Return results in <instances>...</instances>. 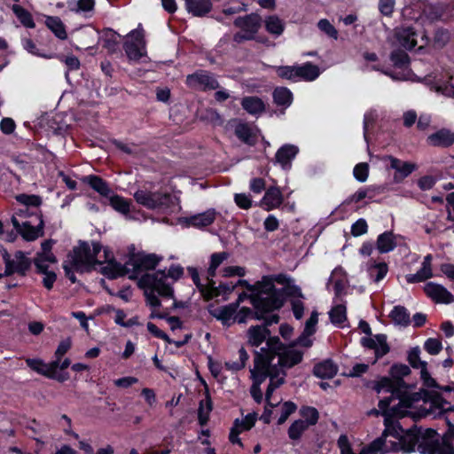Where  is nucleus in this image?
<instances>
[{
  "label": "nucleus",
  "instance_id": "nucleus-15",
  "mask_svg": "<svg viewBox=\"0 0 454 454\" xmlns=\"http://www.w3.org/2000/svg\"><path fill=\"white\" fill-rule=\"evenodd\" d=\"M186 84L190 88L200 90H212L219 87V83L214 76L210 73L203 70L187 75Z\"/></svg>",
  "mask_w": 454,
  "mask_h": 454
},
{
  "label": "nucleus",
  "instance_id": "nucleus-60",
  "mask_svg": "<svg viewBox=\"0 0 454 454\" xmlns=\"http://www.w3.org/2000/svg\"><path fill=\"white\" fill-rule=\"evenodd\" d=\"M296 408V405L293 402L288 401L284 403L281 406V415L278 418V424H284L288 417L295 411Z\"/></svg>",
  "mask_w": 454,
  "mask_h": 454
},
{
  "label": "nucleus",
  "instance_id": "nucleus-44",
  "mask_svg": "<svg viewBox=\"0 0 454 454\" xmlns=\"http://www.w3.org/2000/svg\"><path fill=\"white\" fill-rule=\"evenodd\" d=\"M12 10L25 27L30 28L35 27V25L32 19V16L26 9H24L20 5L13 4Z\"/></svg>",
  "mask_w": 454,
  "mask_h": 454
},
{
  "label": "nucleus",
  "instance_id": "nucleus-50",
  "mask_svg": "<svg viewBox=\"0 0 454 454\" xmlns=\"http://www.w3.org/2000/svg\"><path fill=\"white\" fill-rule=\"evenodd\" d=\"M17 201L24 205L25 207H31L33 208H39L42 204V199L38 195H28V194H19L16 196Z\"/></svg>",
  "mask_w": 454,
  "mask_h": 454
},
{
  "label": "nucleus",
  "instance_id": "nucleus-29",
  "mask_svg": "<svg viewBox=\"0 0 454 454\" xmlns=\"http://www.w3.org/2000/svg\"><path fill=\"white\" fill-rule=\"evenodd\" d=\"M82 180L104 197H108L111 194V189L106 182L98 176L90 175L82 177Z\"/></svg>",
  "mask_w": 454,
  "mask_h": 454
},
{
  "label": "nucleus",
  "instance_id": "nucleus-53",
  "mask_svg": "<svg viewBox=\"0 0 454 454\" xmlns=\"http://www.w3.org/2000/svg\"><path fill=\"white\" fill-rule=\"evenodd\" d=\"M308 428L309 426L303 419L295 420L288 429V435L291 439L297 440Z\"/></svg>",
  "mask_w": 454,
  "mask_h": 454
},
{
  "label": "nucleus",
  "instance_id": "nucleus-56",
  "mask_svg": "<svg viewBox=\"0 0 454 454\" xmlns=\"http://www.w3.org/2000/svg\"><path fill=\"white\" fill-rule=\"evenodd\" d=\"M119 35L112 30H108L105 32L104 35V44L103 47L107 49L109 52H114L118 46V40Z\"/></svg>",
  "mask_w": 454,
  "mask_h": 454
},
{
  "label": "nucleus",
  "instance_id": "nucleus-10",
  "mask_svg": "<svg viewBox=\"0 0 454 454\" xmlns=\"http://www.w3.org/2000/svg\"><path fill=\"white\" fill-rule=\"evenodd\" d=\"M266 356V350L261 348L254 352V368L250 370L254 383L250 388V393L254 401L260 403L262 401V393L261 384L267 379L266 364L263 362V356Z\"/></svg>",
  "mask_w": 454,
  "mask_h": 454
},
{
  "label": "nucleus",
  "instance_id": "nucleus-14",
  "mask_svg": "<svg viewBox=\"0 0 454 454\" xmlns=\"http://www.w3.org/2000/svg\"><path fill=\"white\" fill-rule=\"evenodd\" d=\"M134 199L138 204L145 207L146 208L155 209L160 207L168 206L171 200V196L167 192H153L140 189L134 193Z\"/></svg>",
  "mask_w": 454,
  "mask_h": 454
},
{
  "label": "nucleus",
  "instance_id": "nucleus-18",
  "mask_svg": "<svg viewBox=\"0 0 454 454\" xmlns=\"http://www.w3.org/2000/svg\"><path fill=\"white\" fill-rule=\"evenodd\" d=\"M361 343L364 347L375 351V360L385 356L389 352V347L387 343V337L384 334H377L375 338H363Z\"/></svg>",
  "mask_w": 454,
  "mask_h": 454
},
{
  "label": "nucleus",
  "instance_id": "nucleus-23",
  "mask_svg": "<svg viewBox=\"0 0 454 454\" xmlns=\"http://www.w3.org/2000/svg\"><path fill=\"white\" fill-rule=\"evenodd\" d=\"M318 315L317 312H312L310 317L306 321L305 328L302 333L296 340L295 344L301 345L305 348H309L312 345V340L309 339L315 331L316 325L317 324Z\"/></svg>",
  "mask_w": 454,
  "mask_h": 454
},
{
  "label": "nucleus",
  "instance_id": "nucleus-13",
  "mask_svg": "<svg viewBox=\"0 0 454 454\" xmlns=\"http://www.w3.org/2000/svg\"><path fill=\"white\" fill-rule=\"evenodd\" d=\"M267 312L262 313V318L264 320L263 325H254L251 326L247 330V338H248V343L252 346L258 347L261 345L264 340H266V343L268 342L269 339H271L272 337H270V332L268 329L269 325H271L272 324L278 323L279 317L277 314L270 315V317H266L264 315ZM268 346L263 347L262 348H267Z\"/></svg>",
  "mask_w": 454,
  "mask_h": 454
},
{
  "label": "nucleus",
  "instance_id": "nucleus-35",
  "mask_svg": "<svg viewBox=\"0 0 454 454\" xmlns=\"http://www.w3.org/2000/svg\"><path fill=\"white\" fill-rule=\"evenodd\" d=\"M206 403L204 404V401H200L199 410H198V419L200 426H205L208 419H209V414L213 409V403L212 400L209 395V391L207 387H206L205 391Z\"/></svg>",
  "mask_w": 454,
  "mask_h": 454
},
{
  "label": "nucleus",
  "instance_id": "nucleus-21",
  "mask_svg": "<svg viewBox=\"0 0 454 454\" xmlns=\"http://www.w3.org/2000/svg\"><path fill=\"white\" fill-rule=\"evenodd\" d=\"M216 212L215 209H208L203 213L191 215L184 218V223L195 228H204L211 225L215 220Z\"/></svg>",
  "mask_w": 454,
  "mask_h": 454
},
{
  "label": "nucleus",
  "instance_id": "nucleus-58",
  "mask_svg": "<svg viewBox=\"0 0 454 454\" xmlns=\"http://www.w3.org/2000/svg\"><path fill=\"white\" fill-rule=\"evenodd\" d=\"M239 360L237 362H226L225 366L231 371H239L245 367L248 359V355L244 348L239 350Z\"/></svg>",
  "mask_w": 454,
  "mask_h": 454
},
{
  "label": "nucleus",
  "instance_id": "nucleus-2",
  "mask_svg": "<svg viewBox=\"0 0 454 454\" xmlns=\"http://www.w3.org/2000/svg\"><path fill=\"white\" fill-rule=\"evenodd\" d=\"M238 285L252 292L249 295L252 305L257 309V318H262L263 312H271L283 306L282 295L272 284V278L262 277L261 281L250 285L247 280H239Z\"/></svg>",
  "mask_w": 454,
  "mask_h": 454
},
{
  "label": "nucleus",
  "instance_id": "nucleus-3",
  "mask_svg": "<svg viewBox=\"0 0 454 454\" xmlns=\"http://www.w3.org/2000/svg\"><path fill=\"white\" fill-rule=\"evenodd\" d=\"M399 399V405L402 410L411 408L413 403L423 401L424 406L420 407L414 417H426L433 415L434 418L439 417L447 410L445 404H448L442 395L434 390L420 389L419 392L408 394L407 387L400 395H395Z\"/></svg>",
  "mask_w": 454,
  "mask_h": 454
},
{
  "label": "nucleus",
  "instance_id": "nucleus-49",
  "mask_svg": "<svg viewBox=\"0 0 454 454\" xmlns=\"http://www.w3.org/2000/svg\"><path fill=\"white\" fill-rule=\"evenodd\" d=\"M282 295V301L284 302L285 296L292 297L293 299H301L303 298V294L299 286L294 285L292 281L287 283L286 286L281 289H277Z\"/></svg>",
  "mask_w": 454,
  "mask_h": 454
},
{
  "label": "nucleus",
  "instance_id": "nucleus-54",
  "mask_svg": "<svg viewBox=\"0 0 454 454\" xmlns=\"http://www.w3.org/2000/svg\"><path fill=\"white\" fill-rule=\"evenodd\" d=\"M143 49L144 45H141L137 43H129V41H127L124 43V50L130 59H139L143 56Z\"/></svg>",
  "mask_w": 454,
  "mask_h": 454
},
{
  "label": "nucleus",
  "instance_id": "nucleus-1",
  "mask_svg": "<svg viewBox=\"0 0 454 454\" xmlns=\"http://www.w3.org/2000/svg\"><path fill=\"white\" fill-rule=\"evenodd\" d=\"M266 356H263V362L266 365L267 378L270 379V384L266 390V402L270 406H274L270 403L272 393L285 383L286 370L300 364L303 357L301 351L293 348L286 347L279 338H271L268 340Z\"/></svg>",
  "mask_w": 454,
  "mask_h": 454
},
{
  "label": "nucleus",
  "instance_id": "nucleus-45",
  "mask_svg": "<svg viewBox=\"0 0 454 454\" xmlns=\"http://www.w3.org/2000/svg\"><path fill=\"white\" fill-rule=\"evenodd\" d=\"M110 205L118 212L127 215L130 211V202L119 195L109 198Z\"/></svg>",
  "mask_w": 454,
  "mask_h": 454
},
{
  "label": "nucleus",
  "instance_id": "nucleus-37",
  "mask_svg": "<svg viewBox=\"0 0 454 454\" xmlns=\"http://www.w3.org/2000/svg\"><path fill=\"white\" fill-rule=\"evenodd\" d=\"M45 24L50 30L59 39L64 40L67 38V32L65 26L59 17L49 16L46 18Z\"/></svg>",
  "mask_w": 454,
  "mask_h": 454
},
{
  "label": "nucleus",
  "instance_id": "nucleus-26",
  "mask_svg": "<svg viewBox=\"0 0 454 454\" xmlns=\"http://www.w3.org/2000/svg\"><path fill=\"white\" fill-rule=\"evenodd\" d=\"M433 146L448 147L454 143V133L448 129H441L427 137Z\"/></svg>",
  "mask_w": 454,
  "mask_h": 454
},
{
  "label": "nucleus",
  "instance_id": "nucleus-48",
  "mask_svg": "<svg viewBox=\"0 0 454 454\" xmlns=\"http://www.w3.org/2000/svg\"><path fill=\"white\" fill-rule=\"evenodd\" d=\"M300 414L309 427L316 425L319 419L317 410L313 407H302L300 411Z\"/></svg>",
  "mask_w": 454,
  "mask_h": 454
},
{
  "label": "nucleus",
  "instance_id": "nucleus-12",
  "mask_svg": "<svg viewBox=\"0 0 454 454\" xmlns=\"http://www.w3.org/2000/svg\"><path fill=\"white\" fill-rule=\"evenodd\" d=\"M3 260L5 265L4 275L11 276L14 273L20 276H26L31 267L32 261L26 256L22 251L15 252L13 257L4 250L3 252Z\"/></svg>",
  "mask_w": 454,
  "mask_h": 454
},
{
  "label": "nucleus",
  "instance_id": "nucleus-39",
  "mask_svg": "<svg viewBox=\"0 0 454 454\" xmlns=\"http://www.w3.org/2000/svg\"><path fill=\"white\" fill-rule=\"evenodd\" d=\"M243 108L249 114H256L264 110L263 102L257 97H247L242 99Z\"/></svg>",
  "mask_w": 454,
  "mask_h": 454
},
{
  "label": "nucleus",
  "instance_id": "nucleus-22",
  "mask_svg": "<svg viewBox=\"0 0 454 454\" xmlns=\"http://www.w3.org/2000/svg\"><path fill=\"white\" fill-rule=\"evenodd\" d=\"M185 9L194 17H204L213 8L211 0H184Z\"/></svg>",
  "mask_w": 454,
  "mask_h": 454
},
{
  "label": "nucleus",
  "instance_id": "nucleus-4",
  "mask_svg": "<svg viewBox=\"0 0 454 454\" xmlns=\"http://www.w3.org/2000/svg\"><path fill=\"white\" fill-rule=\"evenodd\" d=\"M108 258L109 252L105 249L104 259L107 262V264L102 268V273L109 278H116L126 275L129 271V266H131L133 272L137 274L145 270H153L160 261V258L154 254H132L124 265L114 259Z\"/></svg>",
  "mask_w": 454,
  "mask_h": 454
},
{
  "label": "nucleus",
  "instance_id": "nucleus-27",
  "mask_svg": "<svg viewBox=\"0 0 454 454\" xmlns=\"http://www.w3.org/2000/svg\"><path fill=\"white\" fill-rule=\"evenodd\" d=\"M419 430L421 428L414 427L402 434L400 440L405 451L411 452L415 450L416 447L418 448L420 435Z\"/></svg>",
  "mask_w": 454,
  "mask_h": 454
},
{
  "label": "nucleus",
  "instance_id": "nucleus-30",
  "mask_svg": "<svg viewBox=\"0 0 454 454\" xmlns=\"http://www.w3.org/2000/svg\"><path fill=\"white\" fill-rule=\"evenodd\" d=\"M314 374L321 379H332L337 372V366L330 360L324 361L314 367Z\"/></svg>",
  "mask_w": 454,
  "mask_h": 454
},
{
  "label": "nucleus",
  "instance_id": "nucleus-25",
  "mask_svg": "<svg viewBox=\"0 0 454 454\" xmlns=\"http://www.w3.org/2000/svg\"><path fill=\"white\" fill-rule=\"evenodd\" d=\"M432 255L427 254L423 261L421 269L416 274L406 276L408 283H418L425 281L433 276L432 272Z\"/></svg>",
  "mask_w": 454,
  "mask_h": 454
},
{
  "label": "nucleus",
  "instance_id": "nucleus-62",
  "mask_svg": "<svg viewBox=\"0 0 454 454\" xmlns=\"http://www.w3.org/2000/svg\"><path fill=\"white\" fill-rule=\"evenodd\" d=\"M318 28L325 32L328 36L337 39L338 38V31L335 27L329 22V20L323 19L320 20L317 23Z\"/></svg>",
  "mask_w": 454,
  "mask_h": 454
},
{
  "label": "nucleus",
  "instance_id": "nucleus-51",
  "mask_svg": "<svg viewBox=\"0 0 454 454\" xmlns=\"http://www.w3.org/2000/svg\"><path fill=\"white\" fill-rule=\"evenodd\" d=\"M329 317L333 324H342L347 319L346 307L341 304L336 305L330 310Z\"/></svg>",
  "mask_w": 454,
  "mask_h": 454
},
{
  "label": "nucleus",
  "instance_id": "nucleus-34",
  "mask_svg": "<svg viewBox=\"0 0 454 454\" xmlns=\"http://www.w3.org/2000/svg\"><path fill=\"white\" fill-rule=\"evenodd\" d=\"M237 309V304L230 303L215 309L211 312V315L218 320H221L223 325H229L230 320L234 317Z\"/></svg>",
  "mask_w": 454,
  "mask_h": 454
},
{
  "label": "nucleus",
  "instance_id": "nucleus-24",
  "mask_svg": "<svg viewBox=\"0 0 454 454\" xmlns=\"http://www.w3.org/2000/svg\"><path fill=\"white\" fill-rule=\"evenodd\" d=\"M389 160L391 168L395 170V174L394 176L395 181L403 180L416 169L415 164L402 161L392 156H389Z\"/></svg>",
  "mask_w": 454,
  "mask_h": 454
},
{
  "label": "nucleus",
  "instance_id": "nucleus-28",
  "mask_svg": "<svg viewBox=\"0 0 454 454\" xmlns=\"http://www.w3.org/2000/svg\"><path fill=\"white\" fill-rule=\"evenodd\" d=\"M283 202V197L280 190L277 187H270L262 200V204L266 207V210L278 207Z\"/></svg>",
  "mask_w": 454,
  "mask_h": 454
},
{
  "label": "nucleus",
  "instance_id": "nucleus-31",
  "mask_svg": "<svg viewBox=\"0 0 454 454\" xmlns=\"http://www.w3.org/2000/svg\"><path fill=\"white\" fill-rule=\"evenodd\" d=\"M298 148L293 145H285L279 148L276 153V160L278 163L286 168L289 165L291 160L295 157Z\"/></svg>",
  "mask_w": 454,
  "mask_h": 454
},
{
  "label": "nucleus",
  "instance_id": "nucleus-63",
  "mask_svg": "<svg viewBox=\"0 0 454 454\" xmlns=\"http://www.w3.org/2000/svg\"><path fill=\"white\" fill-rule=\"evenodd\" d=\"M368 172L369 165L367 163H359L354 168V176L360 182L366 181Z\"/></svg>",
  "mask_w": 454,
  "mask_h": 454
},
{
  "label": "nucleus",
  "instance_id": "nucleus-55",
  "mask_svg": "<svg viewBox=\"0 0 454 454\" xmlns=\"http://www.w3.org/2000/svg\"><path fill=\"white\" fill-rule=\"evenodd\" d=\"M390 59L394 66L397 67H404L410 62L408 54L403 50H395L391 52Z\"/></svg>",
  "mask_w": 454,
  "mask_h": 454
},
{
  "label": "nucleus",
  "instance_id": "nucleus-8",
  "mask_svg": "<svg viewBox=\"0 0 454 454\" xmlns=\"http://www.w3.org/2000/svg\"><path fill=\"white\" fill-rule=\"evenodd\" d=\"M420 433L418 450L422 454H454L452 445L446 438L439 442L437 433L432 428L419 430Z\"/></svg>",
  "mask_w": 454,
  "mask_h": 454
},
{
  "label": "nucleus",
  "instance_id": "nucleus-52",
  "mask_svg": "<svg viewBox=\"0 0 454 454\" xmlns=\"http://www.w3.org/2000/svg\"><path fill=\"white\" fill-rule=\"evenodd\" d=\"M256 421V414L255 413H249L247 414L244 419H235L234 423H233V427L235 428H237L238 430H239L240 432L242 431H247V430H250L254 423Z\"/></svg>",
  "mask_w": 454,
  "mask_h": 454
},
{
  "label": "nucleus",
  "instance_id": "nucleus-33",
  "mask_svg": "<svg viewBox=\"0 0 454 454\" xmlns=\"http://www.w3.org/2000/svg\"><path fill=\"white\" fill-rule=\"evenodd\" d=\"M27 364L32 370L46 377H53L52 372L58 368V362L43 364L41 360L27 359Z\"/></svg>",
  "mask_w": 454,
  "mask_h": 454
},
{
  "label": "nucleus",
  "instance_id": "nucleus-7",
  "mask_svg": "<svg viewBox=\"0 0 454 454\" xmlns=\"http://www.w3.org/2000/svg\"><path fill=\"white\" fill-rule=\"evenodd\" d=\"M12 217V223L17 232L27 241H33L43 236V220L39 208L30 209L25 207Z\"/></svg>",
  "mask_w": 454,
  "mask_h": 454
},
{
  "label": "nucleus",
  "instance_id": "nucleus-40",
  "mask_svg": "<svg viewBox=\"0 0 454 454\" xmlns=\"http://www.w3.org/2000/svg\"><path fill=\"white\" fill-rule=\"evenodd\" d=\"M392 321L398 325L407 326L410 323V315L403 306H395L389 314Z\"/></svg>",
  "mask_w": 454,
  "mask_h": 454
},
{
  "label": "nucleus",
  "instance_id": "nucleus-61",
  "mask_svg": "<svg viewBox=\"0 0 454 454\" xmlns=\"http://www.w3.org/2000/svg\"><path fill=\"white\" fill-rule=\"evenodd\" d=\"M253 311L251 309L243 307L234 316L233 322H238L239 324H243L246 322L247 317H254L257 319L255 313L257 309Z\"/></svg>",
  "mask_w": 454,
  "mask_h": 454
},
{
  "label": "nucleus",
  "instance_id": "nucleus-64",
  "mask_svg": "<svg viewBox=\"0 0 454 454\" xmlns=\"http://www.w3.org/2000/svg\"><path fill=\"white\" fill-rule=\"evenodd\" d=\"M424 348L430 355H437L442 350V346L439 340L430 338L425 342Z\"/></svg>",
  "mask_w": 454,
  "mask_h": 454
},
{
  "label": "nucleus",
  "instance_id": "nucleus-5",
  "mask_svg": "<svg viewBox=\"0 0 454 454\" xmlns=\"http://www.w3.org/2000/svg\"><path fill=\"white\" fill-rule=\"evenodd\" d=\"M101 251V246L98 243L93 244V248L86 242H80L78 247H75L71 253L68 254L67 259L64 262L63 269L66 277L69 278L72 283L76 282L74 270L82 272L90 269L94 264H101L102 262L96 257Z\"/></svg>",
  "mask_w": 454,
  "mask_h": 454
},
{
  "label": "nucleus",
  "instance_id": "nucleus-16",
  "mask_svg": "<svg viewBox=\"0 0 454 454\" xmlns=\"http://www.w3.org/2000/svg\"><path fill=\"white\" fill-rule=\"evenodd\" d=\"M420 350L418 347L413 348L408 356V360L413 368L420 369V378L423 381V385L426 387H440V385L436 380L431 377L430 373L427 369V362L420 360L419 357Z\"/></svg>",
  "mask_w": 454,
  "mask_h": 454
},
{
  "label": "nucleus",
  "instance_id": "nucleus-42",
  "mask_svg": "<svg viewBox=\"0 0 454 454\" xmlns=\"http://www.w3.org/2000/svg\"><path fill=\"white\" fill-rule=\"evenodd\" d=\"M393 418L394 417H387L384 419L385 430L383 431L382 435L384 437L393 435L395 438L400 439L403 433V429L398 422L394 421Z\"/></svg>",
  "mask_w": 454,
  "mask_h": 454
},
{
  "label": "nucleus",
  "instance_id": "nucleus-32",
  "mask_svg": "<svg viewBox=\"0 0 454 454\" xmlns=\"http://www.w3.org/2000/svg\"><path fill=\"white\" fill-rule=\"evenodd\" d=\"M393 396L394 395L391 394L390 397H386L379 402V408L381 410L384 419L387 417H404L407 413L402 410L399 404L388 409Z\"/></svg>",
  "mask_w": 454,
  "mask_h": 454
},
{
  "label": "nucleus",
  "instance_id": "nucleus-43",
  "mask_svg": "<svg viewBox=\"0 0 454 454\" xmlns=\"http://www.w3.org/2000/svg\"><path fill=\"white\" fill-rule=\"evenodd\" d=\"M235 135L244 143L247 145L255 144V137L253 135L248 125L240 123L235 128Z\"/></svg>",
  "mask_w": 454,
  "mask_h": 454
},
{
  "label": "nucleus",
  "instance_id": "nucleus-59",
  "mask_svg": "<svg viewBox=\"0 0 454 454\" xmlns=\"http://www.w3.org/2000/svg\"><path fill=\"white\" fill-rule=\"evenodd\" d=\"M276 73L279 77L283 79L294 81L297 79V67H276Z\"/></svg>",
  "mask_w": 454,
  "mask_h": 454
},
{
  "label": "nucleus",
  "instance_id": "nucleus-11",
  "mask_svg": "<svg viewBox=\"0 0 454 454\" xmlns=\"http://www.w3.org/2000/svg\"><path fill=\"white\" fill-rule=\"evenodd\" d=\"M167 274L164 270L143 275L137 284L140 288L150 289L163 297H172L174 291L170 285L166 283Z\"/></svg>",
  "mask_w": 454,
  "mask_h": 454
},
{
  "label": "nucleus",
  "instance_id": "nucleus-41",
  "mask_svg": "<svg viewBox=\"0 0 454 454\" xmlns=\"http://www.w3.org/2000/svg\"><path fill=\"white\" fill-rule=\"evenodd\" d=\"M273 98L278 106H288L292 103L293 94L287 88L278 87L273 91Z\"/></svg>",
  "mask_w": 454,
  "mask_h": 454
},
{
  "label": "nucleus",
  "instance_id": "nucleus-46",
  "mask_svg": "<svg viewBox=\"0 0 454 454\" xmlns=\"http://www.w3.org/2000/svg\"><path fill=\"white\" fill-rule=\"evenodd\" d=\"M33 262L38 272H46L49 267L48 263H55L57 259L54 254L44 255L36 254V256L34 258Z\"/></svg>",
  "mask_w": 454,
  "mask_h": 454
},
{
  "label": "nucleus",
  "instance_id": "nucleus-17",
  "mask_svg": "<svg viewBox=\"0 0 454 454\" xmlns=\"http://www.w3.org/2000/svg\"><path fill=\"white\" fill-rule=\"evenodd\" d=\"M234 25L243 32L251 34L254 37L262 25V18L256 13H251L244 17H239L234 20Z\"/></svg>",
  "mask_w": 454,
  "mask_h": 454
},
{
  "label": "nucleus",
  "instance_id": "nucleus-47",
  "mask_svg": "<svg viewBox=\"0 0 454 454\" xmlns=\"http://www.w3.org/2000/svg\"><path fill=\"white\" fill-rule=\"evenodd\" d=\"M265 27L269 33L279 35L284 31V23L278 16H270L265 20Z\"/></svg>",
  "mask_w": 454,
  "mask_h": 454
},
{
  "label": "nucleus",
  "instance_id": "nucleus-20",
  "mask_svg": "<svg viewBox=\"0 0 454 454\" xmlns=\"http://www.w3.org/2000/svg\"><path fill=\"white\" fill-rule=\"evenodd\" d=\"M416 37L417 33L411 27L397 28L395 32L396 44L406 50H411L417 45Z\"/></svg>",
  "mask_w": 454,
  "mask_h": 454
},
{
  "label": "nucleus",
  "instance_id": "nucleus-57",
  "mask_svg": "<svg viewBox=\"0 0 454 454\" xmlns=\"http://www.w3.org/2000/svg\"><path fill=\"white\" fill-rule=\"evenodd\" d=\"M385 438L382 434L380 437L375 439L369 446L364 448L360 454H378L383 452V447L385 445Z\"/></svg>",
  "mask_w": 454,
  "mask_h": 454
},
{
  "label": "nucleus",
  "instance_id": "nucleus-38",
  "mask_svg": "<svg viewBox=\"0 0 454 454\" xmlns=\"http://www.w3.org/2000/svg\"><path fill=\"white\" fill-rule=\"evenodd\" d=\"M395 247L394 234L390 231L384 232L378 237L377 248L380 253H387Z\"/></svg>",
  "mask_w": 454,
  "mask_h": 454
},
{
  "label": "nucleus",
  "instance_id": "nucleus-36",
  "mask_svg": "<svg viewBox=\"0 0 454 454\" xmlns=\"http://www.w3.org/2000/svg\"><path fill=\"white\" fill-rule=\"evenodd\" d=\"M320 74V71L317 66L312 63H305L302 66L297 67V78H301L306 81H314Z\"/></svg>",
  "mask_w": 454,
  "mask_h": 454
},
{
  "label": "nucleus",
  "instance_id": "nucleus-9",
  "mask_svg": "<svg viewBox=\"0 0 454 454\" xmlns=\"http://www.w3.org/2000/svg\"><path fill=\"white\" fill-rule=\"evenodd\" d=\"M411 373V369L405 364H395L391 367V378H382L377 385V391L381 388H386L393 395H400L406 387V383L403 381V377Z\"/></svg>",
  "mask_w": 454,
  "mask_h": 454
},
{
  "label": "nucleus",
  "instance_id": "nucleus-6",
  "mask_svg": "<svg viewBox=\"0 0 454 454\" xmlns=\"http://www.w3.org/2000/svg\"><path fill=\"white\" fill-rule=\"evenodd\" d=\"M101 251V246L98 243L93 244V248L86 242H80L78 247H75L71 253L68 254L67 259L64 262L63 269L66 277L69 278L72 283L76 282L74 270L82 272L90 269L94 264H101L102 262L96 257Z\"/></svg>",
  "mask_w": 454,
  "mask_h": 454
},
{
  "label": "nucleus",
  "instance_id": "nucleus-19",
  "mask_svg": "<svg viewBox=\"0 0 454 454\" xmlns=\"http://www.w3.org/2000/svg\"><path fill=\"white\" fill-rule=\"evenodd\" d=\"M424 291L436 302L449 303L453 301V295L441 285L429 282L424 286Z\"/></svg>",
  "mask_w": 454,
  "mask_h": 454
}]
</instances>
